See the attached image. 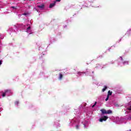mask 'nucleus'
Listing matches in <instances>:
<instances>
[{
    "label": "nucleus",
    "instance_id": "1",
    "mask_svg": "<svg viewBox=\"0 0 131 131\" xmlns=\"http://www.w3.org/2000/svg\"><path fill=\"white\" fill-rule=\"evenodd\" d=\"M108 119V117L106 116H103L99 119L100 122H103V121H106Z\"/></svg>",
    "mask_w": 131,
    "mask_h": 131
},
{
    "label": "nucleus",
    "instance_id": "2",
    "mask_svg": "<svg viewBox=\"0 0 131 131\" xmlns=\"http://www.w3.org/2000/svg\"><path fill=\"white\" fill-rule=\"evenodd\" d=\"M55 5H56V2H54L53 3L50 4V5H49V8H53V7L55 6Z\"/></svg>",
    "mask_w": 131,
    "mask_h": 131
},
{
    "label": "nucleus",
    "instance_id": "3",
    "mask_svg": "<svg viewBox=\"0 0 131 131\" xmlns=\"http://www.w3.org/2000/svg\"><path fill=\"white\" fill-rule=\"evenodd\" d=\"M8 92H9V90H5V92H4L2 94V97H6V94H7V93H8Z\"/></svg>",
    "mask_w": 131,
    "mask_h": 131
},
{
    "label": "nucleus",
    "instance_id": "4",
    "mask_svg": "<svg viewBox=\"0 0 131 131\" xmlns=\"http://www.w3.org/2000/svg\"><path fill=\"white\" fill-rule=\"evenodd\" d=\"M102 114H106V111L105 109H102L100 110Z\"/></svg>",
    "mask_w": 131,
    "mask_h": 131
},
{
    "label": "nucleus",
    "instance_id": "5",
    "mask_svg": "<svg viewBox=\"0 0 131 131\" xmlns=\"http://www.w3.org/2000/svg\"><path fill=\"white\" fill-rule=\"evenodd\" d=\"M38 8H39V9H43L45 8V5L43 4H42L41 5H39L37 6Z\"/></svg>",
    "mask_w": 131,
    "mask_h": 131
},
{
    "label": "nucleus",
    "instance_id": "6",
    "mask_svg": "<svg viewBox=\"0 0 131 131\" xmlns=\"http://www.w3.org/2000/svg\"><path fill=\"white\" fill-rule=\"evenodd\" d=\"M58 78L60 80H61L63 78V74L59 73V77Z\"/></svg>",
    "mask_w": 131,
    "mask_h": 131
},
{
    "label": "nucleus",
    "instance_id": "7",
    "mask_svg": "<svg viewBox=\"0 0 131 131\" xmlns=\"http://www.w3.org/2000/svg\"><path fill=\"white\" fill-rule=\"evenodd\" d=\"M112 113V111L109 110L106 111V114H111Z\"/></svg>",
    "mask_w": 131,
    "mask_h": 131
},
{
    "label": "nucleus",
    "instance_id": "8",
    "mask_svg": "<svg viewBox=\"0 0 131 131\" xmlns=\"http://www.w3.org/2000/svg\"><path fill=\"white\" fill-rule=\"evenodd\" d=\"M123 65H128V61H123Z\"/></svg>",
    "mask_w": 131,
    "mask_h": 131
},
{
    "label": "nucleus",
    "instance_id": "9",
    "mask_svg": "<svg viewBox=\"0 0 131 131\" xmlns=\"http://www.w3.org/2000/svg\"><path fill=\"white\" fill-rule=\"evenodd\" d=\"M107 96H112V91H108Z\"/></svg>",
    "mask_w": 131,
    "mask_h": 131
},
{
    "label": "nucleus",
    "instance_id": "10",
    "mask_svg": "<svg viewBox=\"0 0 131 131\" xmlns=\"http://www.w3.org/2000/svg\"><path fill=\"white\" fill-rule=\"evenodd\" d=\"M106 90H107V86H104V88L102 90V92H103V93H104V92H105V91H106Z\"/></svg>",
    "mask_w": 131,
    "mask_h": 131
},
{
    "label": "nucleus",
    "instance_id": "11",
    "mask_svg": "<svg viewBox=\"0 0 131 131\" xmlns=\"http://www.w3.org/2000/svg\"><path fill=\"white\" fill-rule=\"evenodd\" d=\"M15 104L17 105V106H18V105H19V101H15Z\"/></svg>",
    "mask_w": 131,
    "mask_h": 131
},
{
    "label": "nucleus",
    "instance_id": "12",
    "mask_svg": "<svg viewBox=\"0 0 131 131\" xmlns=\"http://www.w3.org/2000/svg\"><path fill=\"white\" fill-rule=\"evenodd\" d=\"M127 110H128V111H131V106H130L129 107L127 108Z\"/></svg>",
    "mask_w": 131,
    "mask_h": 131
},
{
    "label": "nucleus",
    "instance_id": "13",
    "mask_svg": "<svg viewBox=\"0 0 131 131\" xmlns=\"http://www.w3.org/2000/svg\"><path fill=\"white\" fill-rule=\"evenodd\" d=\"M96 104H97V102H95V103H94V104L92 106V108H94V107H95Z\"/></svg>",
    "mask_w": 131,
    "mask_h": 131
},
{
    "label": "nucleus",
    "instance_id": "14",
    "mask_svg": "<svg viewBox=\"0 0 131 131\" xmlns=\"http://www.w3.org/2000/svg\"><path fill=\"white\" fill-rule=\"evenodd\" d=\"M109 100V96L107 95L106 98L105 99V101H108Z\"/></svg>",
    "mask_w": 131,
    "mask_h": 131
},
{
    "label": "nucleus",
    "instance_id": "15",
    "mask_svg": "<svg viewBox=\"0 0 131 131\" xmlns=\"http://www.w3.org/2000/svg\"><path fill=\"white\" fill-rule=\"evenodd\" d=\"M23 15H24L25 16H26V15H28V13H25Z\"/></svg>",
    "mask_w": 131,
    "mask_h": 131
},
{
    "label": "nucleus",
    "instance_id": "16",
    "mask_svg": "<svg viewBox=\"0 0 131 131\" xmlns=\"http://www.w3.org/2000/svg\"><path fill=\"white\" fill-rule=\"evenodd\" d=\"M83 73H81V72H78V74H79V75H80L81 74H82Z\"/></svg>",
    "mask_w": 131,
    "mask_h": 131
},
{
    "label": "nucleus",
    "instance_id": "17",
    "mask_svg": "<svg viewBox=\"0 0 131 131\" xmlns=\"http://www.w3.org/2000/svg\"><path fill=\"white\" fill-rule=\"evenodd\" d=\"M54 2H55V3H56V2H61V0H56V1H54Z\"/></svg>",
    "mask_w": 131,
    "mask_h": 131
},
{
    "label": "nucleus",
    "instance_id": "18",
    "mask_svg": "<svg viewBox=\"0 0 131 131\" xmlns=\"http://www.w3.org/2000/svg\"><path fill=\"white\" fill-rule=\"evenodd\" d=\"M30 28H31L30 27H28L27 29V30H28V31L29 30V29H30Z\"/></svg>",
    "mask_w": 131,
    "mask_h": 131
},
{
    "label": "nucleus",
    "instance_id": "19",
    "mask_svg": "<svg viewBox=\"0 0 131 131\" xmlns=\"http://www.w3.org/2000/svg\"><path fill=\"white\" fill-rule=\"evenodd\" d=\"M3 63V61L0 60V66H1L2 63Z\"/></svg>",
    "mask_w": 131,
    "mask_h": 131
},
{
    "label": "nucleus",
    "instance_id": "20",
    "mask_svg": "<svg viewBox=\"0 0 131 131\" xmlns=\"http://www.w3.org/2000/svg\"><path fill=\"white\" fill-rule=\"evenodd\" d=\"M11 8H12V9H16V8L15 7V6H12Z\"/></svg>",
    "mask_w": 131,
    "mask_h": 131
},
{
    "label": "nucleus",
    "instance_id": "21",
    "mask_svg": "<svg viewBox=\"0 0 131 131\" xmlns=\"http://www.w3.org/2000/svg\"><path fill=\"white\" fill-rule=\"evenodd\" d=\"M76 128H77V129H78V125H77L76 126Z\"/></svg>",
    "mask_w": 131,
    "mask_h": 131
},
{
    "label": "nucleus",
    "instance_id": "22",
    "mask_svg": "<svg viewBox=\"0 0 131 131\" xmlns=\"http://www.w3.org/2000/svg\"><path fill=\"white\" fill-rule=\"evenodd\" d=\"M120 58H121V60H122H122H123V59L122 58V57H120Z\"/></svg>",
    "mask_w": 131,
    "mask_h": 131
},
{
    "label": "nucleus",
    "instance_id": "23",
    "mask_svg": "<svg viewBox=\"0 0 131 131\" xmlns=\"http://www.w3.org/2000/svg\"><path fill=\"white\" fill-rule=\"evenodd\" d=\"M30 1H34V0H29Z\"/></svg>",
    "mask_w": 131,
    "mask_h": 131
},
{
    "label": "nucleus",
    "instance_id": "24",
    "mask_svg": "<svg viewBox=\"0 0 131 131\" xmlns=\"http://www.w3.org/2000/svg\"><path fill=\"white\" fill-rule=\"evenodd\" d=\"M92 73H94V72H93Z\"/></svg>",
    "mask_w": 131,
    "mask_h": 131
},
{
    "label": "nucleus",
    "instance_id": "25",
    "mask_svg": "<svg viewBox=\"0 0 131 131\" xmlns=\"http://www.w3.org/2000/svg\"><path fill=\"white\" fill-rule=\"evenodd\" d=\"M24 1H26V0H24Z\"/></svg>",
    "mask_w": 131,
    "mask_h": 131
},
{
    "label": "nucleus",
    "instance_id": "26",
    "mask_svg": "<svg viewBox=\"0 0 131 131\" xmlns=\"http://www.w3.org/2000/svg\"><path fill=\"white\" fill-rule=\"evenodd\" d=\"M130 131H131V129H130Z\"/></svg>",
    "mask_w": 131,
    "mask_h": 131
}]
</instances>
